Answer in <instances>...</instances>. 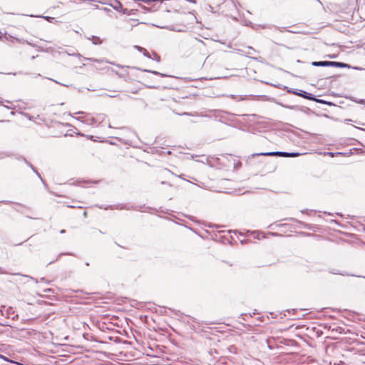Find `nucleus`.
<instances>
[{
  "instance_id": "1",
  "label": "nucleus",
  "mask_w": 365,
  "mask_h": 365,
  "mask_svg": "<svg viewBox=\"0 0 365 365\" xmlns=\"http://www.w3.org/2000/svg\"><path fill=\"white\" fill-rule=\"evenodd\" d=\"M215 120L225 124H231L235 121V115L222 110H209Z\"/></svg>"
},
{
  "instance_id": "2",
  "label": "nucleus",
  "mask_w": 365,
  "mask_h": 365,
  "mask_svg": "<svg viewBox=\"0 0 365 365\" xmlns=\"http://www.w3.org/2000/svg\"><path fill=\"white\" fill-rule=\"evenodd\" d=\"M75 114L78 115V116L76 118L77 120H79L81 123L92 127H95L94 116H93L91 113L79 111Z\"/></svg>"
},
{
  "instance_id": "3",
  "label": "nucleus",
  "mask_w": 365,
  "mask_h": 365,
  "mask_svg": "<svg viewBox=\"0 0 365 365\" xmlns=\"http://www.w3.org/2000/svg\"><path fill=\"white\" fill-rule=\"evenodd\" d=\"M191 158L197 162H200L203 164H207L210 167L213 166V163L220 164V158L215 156H205V155H192Z\"/></svg>"
},
{
  "instance_id": "4",
  "label": "nucleus",
  "mask_w": 365,
  "mask_h": 365,
  "mask_svg": "<svg viewBox=\"0 0 365 365\" xmlns=\"http://www.w3.org/2000/svg\"><path fill=\"white\" fill-rule=\"evenodd\" d=\"M292 93L297 95L299 96L303 97L304 98L314 101L321 103L326 104L327 102H325L323 100L317 99L314 96H313L312 93H307L304 91L300 90L299 92H292Z\"/></svg>"
},
{
  "instance_id": "5",
  "label": "nucleus",
  "mask_w": 365,
  "mask_h": 365,
  "mask_svg": "<svg viewBox=\"0 0 365 365\" xmlns=\"http://www.w3.org/2000/svg\"><path fill=\"white\" fill-rule=\"evenodd\" d=\"M4 310L1 309V312L3 315L6 316L8 318H11L12 319H14L15 318L18 317V314H15V310L12 307H5L4 306L1 307Z\"/></svg>"
},
{
  "instance_id": "6",
  "label": "nucleus",
  "mask_w": 365,
  "mask_h": 365,
  "mask_svg": "<svg viewBox=\"0 0 365 365\" xmlns=\"http://www.w3.org/2000/svg\"><path fill=\"white\" fill-rule=\"evenodd\" d=\"M19 160H23L31 169L36 173V175L38 176V178L41 180L42 183L45 185V187H47L46 183L45 182L44 180L41 178V174L38 172V170L34 167V165L27 161V160L24 157H19L17 158Z\"/></svg>"
},
{
  "instance_id": "7",
  "label": "nucleus",
  "mask_w": 365,
  "mask_h": 365,
  "mask_svg": "<svg viewBox=\"0 0 365 365\" xmlns=\"http://www.w3.org/2000/svg\"><path fill=\"white\" fill-rule=\"evenodd\" d=\"M288 220H290V221L295 222L299 224L304 229H307V230H314L315 228H317V226L314 225L308 224V223H306L304 222L298 220H297L295 218H293V217H290Z\"/></svg>"
},
{
  "instance_id": "8",
  "label": "nucleus",
  "mask_w": 365,
  "mask_h": 365,
  "mask_svg": "<svg viewBox=\"0 0 365 365\" xmlns=\"http://www.w3.org/2000/svg\"><path fill=\"white\" fill-rule=\"evenodd\" d=\"M329 66L336 67V68H350L351 66L343 63V62H337V61H329Z\"/></svg>"
},
{
  "instance_id": "9",
  "label": "nucleus",
  "mask_w": 365,
  "mask_h": 365,
  "mask_svg": "<svg viewBox=\"0 0 365 365\" xmlns=\"http://www.w3.org/2000/svg\"><path fill=\"white\" fill-rule=\"evenodd\" d=\"M106 118V115L103 113H98L94 116L95 127L99 125Z\"/></svg>"
},
{
  "instance_id": "10",
  "label": "nucleus",
  "mask_w": 365,
  "mask_h": 365,
  "mask_svg": "<svg viewBox=\"0 0 365 365\" xmlns=\"http://www.w3.org/2000/svg\"><path fill=\"white\" fill-rule=\"evenodd\" d=\"M277 154H278V151H272V152L253 153L251 155V157L254 158L255 156H277Z\"/></svg>"
},
{
  "instance_id": "11",
  "label": "nucleus",
  "mask_w": 365,
  "mask_h": 365,
  "mask_svg": "<svg viewBox=\"0 0 365 365\" xmlns=\"http://www.w3.org/2000/svg\"><path fill=\"white\" fill-rule=\"evenodd\" d=\"M0 39L2 41H11V42H14V41L21 42V40H20L17 38H14L11 35H7L6 34H5L3 36H0Z\"/></svg>"
},
{
  "instance_id": "12",
  "label": "nucleus",
  "mask_w": 365,
  "mask_h": 365,
  "mask_svg": "<svg viewBox=\"0 0 365 365\" xmlns=\"http://www.w3.org/2000/svg\"><path fill=\"white\" fill-rule=\"evenodd\" d=\"M312 65L313 66H316V67H319V66H322V67H327L329 66V61H313L312 63Z\"/></svg>"
},
{
  "instance_id": "13",
  "label": "nucleus",
  "mask_w": 365,
  "mask_h": 365,
  "mask_svg": "<svg viewBox=\"0 0 365 365\" xmlns=\"http://www.w3.org/2000/svg\"><path fill=\"white\" fill-rule=\"evenodd\" d=\"M135 48H137L140 52H142V53H143V56H146V57H147V58H152V56L150 55V53H149L148 52V51H147L145 48H143V47H141V46H135Z\"/></svg>"
},
{
  "instance_id": "14",
  "label": "nucleus",
  "mask_w": 365,
  "mask_h": 365,
  "mask_svg": "<svg viewBox=\"0 0 365 365\" xmlns=\"http://www.w3.org/2000/svg\"><path fill=\"white\" fill-rule=\"evenodd\" d=\"M182 115H195V116H201V117H208V118H210L211 116L209 115H207V114H205L203 113L202 112H200V113H195V114H192V113H182Z\"/></svg>"
},
{
  "instance_id": "15",
  "label": "nucleus",
  "mask_w": 365,
  "mask_h": 365,
  "mask_svg": "<svg viewBox=\"0 0 365 365\" xmlns=\"http://www.w3.org/2000/svg\"><path fill=\"white\" fill-rule=\"evenodd\" d=\"M90 39L92 41V43L95 45H100L102 43L101 39L98 36H93Z\"/></svg>"
},
{
  "instance_id": "16",
  "label": "nucleus",
  "mask_w": 365,
  "mask_h": 365,
  "mask_svg": "<svg viewBox=\"0 0 365 365\" xmlns=\"http://www.w3.org/2000/svg\"><path fill=\"white\" fill-rule=\"evenodd\" d=\"M143 71H145V72L151 73L153 74H155V75H157V76H163V77L167 76V75L161 73H160L158 71H152V70H148V69H144Z\"/></svg>"
},
{
  "instance_id": "17",
  "label": "nucleus",
  "mask_w": 365,
  "mask_h": 365,
  "mask_svg": "<svg viewBox=\"0 0 365 365\" xmlns=\"http://www.w3.org/2000/svg\"><path fill=\"white\" fill-rule=\"evenodd\" d=\"M150 55L152 56L151 59L158 63L160 61V56L157 53L153 52Z\"/></svg>"
},
{
  "instance_id": "18",
  "label": "nucleus",
  "mask_w": 365,
  "mask_h": 365,
  "mask_svg": "<svg viewBox=\"0 0 365 365\" xmlns=\"http://www.w3.org/2000/svg\"><path fill=\"white\" fill-rule=\"evenodd\" d=\"M247 49L248 51L246 52L247 56L252 57V55L256 53V51L252 47L249 46Z\"/></svg>"
},
{
  "instance_id": "19",
  "label": "nucleus",
  "mask_w": 365,
  "mask_h": 365,
  "mask_svg": "<svg viewBox=\"0 0 365 365\" xmlns=\"http://www.w3.org/2000/svg\"><path fill=\"white\" fill-rule=\"evenodd\" d=\"M112 6L115 10L119 11L120 9H121L123 6L120 1H116V4L115 6Z\"/></svg>"
},
{
  "instance_id": "20",
  "label": "nucleus",
  "mask_w": 365,
  "mask_h": 365,
  "mask_svg": "<svg viewBox=\"0 0 365 365\" xmlns=\"http://www.w3.org/2000/svg\"><path fill=\"white\" fill-rule=\"evenodd\" d=\"M288 225L287 224H277V223H274V224H272L269 226V228L271 229H274V226H276V227H287Z\"/></svg>"
},
{
  "instance_id": "21",
  "label": "nucleus",
  "mask_w": 365,
  "mask_h": 365,
  "mask_svg": "<svg viewBox=\"0 0 365 365\" xmlns=\"http://www.w3.org/2000/svg\"><path fill=\"white\" fill-rule=\"evenodd\" d=\"M230 97L234 99V100H236L237 101H242L245 99L244 97L240 96H235V95H231Z\"/></svg>"
},
{
  "instance_id": "22",
  "label": "nucleus",
  "mask_w": 365,
  "mask_h": 365,
  "mask_svg": "<svg viewBox=\"0 0 365 365\" xmlns=\"http://www.w3.org/2000/svg\"><path fill=\"white\" fill-rule=\"evenodd\" d=\"M289 152L278 151L277 156L288 158Z\"/></svg>"
},
{
  "instance_id": "23",
  "label": "nucleus",
  "mask_w": 365,
  "mask_h": 365,
  "mask_svg": "<svg viewBox=\"0 0 365 365\" xmlns=\"http://www.w3.org/2000/svg\"><path fill=\"white\" fill-rule=\"evenodd\" d=\"M87 60L90 61H92V62H98V63H103L105 61L104 59H96V58H87ZM106 62H107L106 61Z\"/></svg>"
},
{
  "instance_id": "24",
  "label": "nucleus",
  "mask_w": 365,
  "mask_h": 365,
  "mask_svg": "<svg viewBox=\"0 0 365 365\" xmlns=\"http://www.w3.org/2000/svg\"><path fill=\"white\" fill-rule=\"evenodd\" d=\"M301 155L302 154L299 153H295V152L289 153L288 158L298 157Z\"/></svg>"
},
{
  "instance_id": "25",
  "label": "nucleus",
  "mask_w": 365,
  "mask_h": 365,
  "mask_svg": "<svg viewBox=\"0 0 365 365\" xmlns=\"http://www.w3.org/2000/svg\"><path fill=\"white\" fill-rule=\"evenodd\" d=\"M20 113H21V115H22L25 118H28L29 120H32V117L29 113H24V112H21Z\"/></svg>"
},
{
  "instance_id": "26",
  "label": "nucleus",
  "mask_w": 365,
  "mask_h": 365,
  "mask_svg": "<svg viewBox=\"0 0 365 365\" xmlns=\"http://www.w3.org/2000/svg\"><path fill=\"white\" fill-rule=\"evenodd\" d=\"M43 19H45L48 22H53V21L55 19L53 17L51 16H42Z\"/></svg>"
},
{
  "instance_id": "27",
  "label": "nucleus",
  "mask_w": 365,
  "mask_h": 365,
  "mask_svg": "<svg viewBox=\"0 0 365 365\" xmlns=\"http://www.w3.org/2000/svg\"><path fill=\"white\" fill-rule=\"evenodd\" d=\"M300 235H302V236H311V235H312V234L308 233V232H301Z\"/></svg>"
},
{
  "instance_id": "28",
  "label": "nucleus",
  "mask_w": 365,
  "mask_h": 365,
  "mask_svg": "<svg viewBox=\"0 0 365 365\" xmlns=\"http://www.w3.org/2000/svg\"><path fill=\"white\" fill-rule=\"evenodd\" d=\"M0 358L4 359V361H9L7 357H6V356H3L1 354H0Z\"/></svg>"
},
{
  "instance_id": "29",
  "label": "nucleus",
  "mask_w": 365,
  "mask_h": 365,
  "mask_svg": "<svg viewBox=\"0 0 365 365\" xmlns=\"http://www.w3.org/2000/svg\"><path fill=\"white\" fill-rule=\"evenodd\" d=\"M316 1H317L322 6V8L324 10V6H323L322 3L319 1V0H315Z\"/></svg>"
},
{
  "instance_id": "30",
  "label": "nucleus",
  "mask_w": 365,
  "mask_h": 365,
  "mask_svg": "<svg viewBox=\"0 0 365 365\" xmlns=\"http://www.w3.org/2000/svg\"><path fill=\"white\" fill-rule=\"evenodd\" d=\"M356 103H363L364 102V100L363 99H361L360 101H354Z\"/></svg>"
},
{
  "instance_id": "31",
  "label": "nucleus",
  "mask_w": 365,
  "mask_h": 365,
  "mask_svg": "<svg viewBox=\"0 0 365 365\" xmlns=\"http://www.w3.org/2000/svg\"><path fill=\"white\" fill-rule=\"evenodd\" d=\"M118 209H126L125 206V205H121L120 207H118Z\"/></svg>"
},
{
  "instance_id": "32",
  "label": "nucleus",
  "mask_w": 365,
  "mask_h": 365,
  "mask_svg": "<svg viewBox=\"0 0 365 365\" xmlns=\"http://www.w3.org/2000/svg\"><path fill=\"white\" fill-rule=\"evenodd\" d=\"M302 213H307V215H309V211L307 210H302Z\"/></svg>"
},
{
  "instance_id": "33",
  "label": "nucleus",
  "mask_w": 365,
  "mask_h": 365,
  "mask_svg": "<svg viewBox=\"0 0 365 365\" xmlns=\"http://www.w3.org/2000/svg\"><path fill=\"white\" fill-rule=\"evenodd\" d=\"M5 108H8V109H11L12 108V106H4Z\"/></svg>"
},
{
  "instance_id": "34",
  "label": "nucleus",
  "mask_w": 365,
  "mask_h": 365,
  "mask_svg": "<svg viewBox=\"0 0 365 365\" xmlns=\"http://www.w3.org/2000/svg\"><path fill=\"white\" fill-rule=\"evenodd\" d=\"M288 92L292 93V92H298V91H294V90H288Z\"/></svg>"
},
{
  "instance_id": "35",
  "label": "nucleus",
  "mask_w": 365,
  "mask_h": 365,
  "mask_svg": "<svg viewBox=\"0 0 365 365\" xmlns=\"http://www.w3.org/2000/svg\"><path fill=\"white\" fill-rule=\"evenodd\" d=\"M328 154H329V155L332 156V157H333V156H334V153H331V152H330V153H328Z\"/></svg>"
},
{
  "instance_id": "36",
  "label": "nucleus",
  "mask_w": 365,
  "mask_h": 365,
  "mask_svg": "<svg viewBox=\"0 0 365 365\" xmlns=\"http://www.w3.org/2000/svg\"><path fill=\"white\" fill-rule=\"evenodd\" d=\"M65 232H66V230H61L60 231V233H61V234H63V233H65Z\"/></svg>"
},
{
  "instance_id": "37",
  "label": "nucleus",
  "mask_w": 365,
  "mask_h": 365,
  "mask_svg": "<svg viewBox=\"0 0 365 365\" xmlns=\"http://www.w3.org/2000/svg\"><path fill=\"white\" fill-rule=\"evenodd\" d=\"M190 2L196 3V0H189Z\"/></svg>"
},
{
  "instance_id": "38",
  "label": "nucleus",
  "mask_w": 365,
  "mask_h": 365,
  "mask_svg": "<svg viewBox=\"0 0 365 365\" xmlns=\"http://www.w3.org/2000/svg\"><path fill=\"white\" fill-rule=\"evenodd\" d=\"M346 121L350 122V121H351V119H346Z\"/></svg>"
},
{
  "instance_id": "39",
  "label": "nucleus",
  "mask_w": 365,
  "mask_h": 365,
  "mask_svg": "<svg viewBox=\"0 0 365 365\" xmlns=\"http://www.w3.org/2000/svg\"><path fill=\"white\" fill-rule=\"evenodd\" d=\"M0 105L4 106V105H3V101H0Z\"/></svg>"
},
{
  "instance_id": "40",
  "label": "nucleus",
  "mask_w": 365,
  "mask_h": 365,
  "mask_svg": "<svg viewBox=\"0 0 365 365\" xmlns=\"http://www.w3.org/2000/svg\"><path fill=\"white\" fill-rule=\"evenodd\" d=\"M6 103L11 104V102L9 101H6Z\"/></svg>"
},
{
  "instance_id": "41",
  "label": "nucleus",
  "mask_w": 365,
  "mask_h": 365,
  "mask_svg": "<svg viewBox=\"0 0 365 365\" xmlns=\"http://www.w3.org/2000/svg\"><path fill=\"white\" fill-rule=\"evenodd\" d=\"M64 255L63 253H61V254L59 255V257H60L61 255ZM65 255H69V254H68V253H66Z\"/></svg>"
},
{
  "instance_id": "42",
  "label": "nucleus",
  "mask_w": 365,
  "mask_h": 365,
  "mask_svg": "<svg viewBox=\"0 0 365 365\" xmlns=\"http://www.w3.org/2000/svg\"><path fill=\"white\" fill-rule=\"evenodd\" d=\"M11 115H14V111H11Z\"/></svg>"
},
{
  "instance_id": "43",
  "label": "nucleus",
  "mask_w": 365,
  "mask_h": 365,
  "mask_svg": "<svg viewBox=\"0 0 365 365\" xmlns=\"http://www.w3.org/2000/svg\"><path fill=\"white\" fill-rule=\"evenodd\" d=\"M272 235L277 236V235H278V234H277V233H272Z\"/></svg>"
},
{
  "instance_id": "44",
  "label": "nucleus",
  "mask_w": 365,
  "mask_h": 365,
  "mask_svg": "<svg viewBox=\"0 0 365 365\" xmlns=\"http://www.w3.org/2000/svg\"><path fill=\"white\" fill-rule=\"evenodd\" d=\"M109 96L111 97V98H115V96Z\"/></svg>"
},
{
  "instance_id": "45",
  "label": "nucleus",
  "mask_w": 365,
  "mask_h": 365,
  "mask_svg": "<svg viewBox=\"0 0 365 365\" xmlns=\"http://www.w3.org/2000/svg\"><path fill=\"white\" fill-rule=\"evenodd\" d=\"M41 282H43L44 281V278L43 277L41 278Z\"/></svg>"
},
{
  "instance_id": "46",
  "label": "nucleus",
  "mask_w": 365,
  "mask_h": 365,
  "mask_svg": "<svg viewBox=\"0 0 365 365\" xmlns=\"http://www.w3.org/2000/svg\"><path fill=\"white\" fill-rule=\"evenodd\" d=\"M83 215H84V216H86V212H84Z\"/></svg>"
}]
</instances>
